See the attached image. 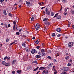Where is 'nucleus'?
Listing matches in <instances>:
<instances>
[{"mask_svg": "<svg viewBox=\"0 0 74 74\" xmlns=\"http://www.w3.org/2000/svg\"><path fill=\"white\" fill-rule=\"evenodd\" d=\"M21 31H22V29H20L19 30V32H21Z\"/></svg>", "mask_w": 74, "mask_h": 74, "instance_id": "obj_60", "label": "nucleus"}, {"mask_svg": "<svg viewBox=\"0 0 74 74\" xmlns=\"http://www.w3.org/2000/svg\"><path fill=\"white\" fill-rule=\"evenodd\" d=\"M47 23L48 25H50V23H49V22H48Z\"/></svg>", "mask_w": 74, "mask_h": 74, "instance_id": "obj_58", "label": "nucleus"}, {"mask_svg": "<svg viewBox=\"0 0 74 74\" xmlns=\"http://www.w3.org/2000/svg\"><path fill=\"white\" fill-rule=\"evenodd\" d=\"M36 56L37 59H39V58H41V56L40 55H37Z\"/></svg>", "mask_w": 74, "mask_h": 74, "instance_id": "obj_11", "label": "nucleus"}, {"mask_svg": "<svg viewBox=\"0 0 74 74\" xmlns=\"http://www.w3.org/2000/svg\"><path fill=\"white\" fill-rule=\"evenodd\" d=\"M9 39L8 38H7L6 40V42H8L9 41Z\"/></svg>", "mask_w": 74, "mask_h": 74, "instance_id": "obj_52", "label": "nucleus"}, {"mask_svg": "<svg viewBox=\"0 0 74 74\" xmlns=\"http://www.w3.org/2000/svg\"><path fill=\"white\" fill-rule=\"evenodd\" d=\"M16 72L17 73H18V74H20L21 72H22V71L20 70H17L16 71Z\"/></svg>", "mask_w": 74, "mask_h": 74, "instance_id": "obj_7", "label": "nucleus"}, {"mask_svg": "<svg viewBox=\"0 0 74 74\" xmlns=\"http://www.w3.org/2000/svg\"><path fill=\"white\" fill-rule=\"evenodd\" d=\"M31 53L32 54H34V53H37V51H36L35 50V49H32L31 51Z\"/></svg>", "mask_w": 74, "mask_h": 74, "instance_id": "obj_5", "label": "nucleus"}, {"mask_svg": "<svg viewBox=\"0 0 74 74\" xmlns=\"http://www.w3.org/2000/svg\"><path fill=\"white\" fill-rule=\"evenodd\" d=\"M7 59V56H6L4 58V60H6V59Z\"/></svg>", "mask_w": 74, "mask_h": 74, "instance_id": "obj_45", "label": "nucleus"}, {"mask_svg": "<svg viewBox=\"0 0 74 74\" xmlns=\"http://www.w3.org/2000/svg\"><path fill=\"white\" fill-rule=\"evenodd\" d=\"M58 12H59L60 13H61V12H62V8L61 7V8L58 11Z\"/></svg>", "mask_w": 74, "mask_h": 74, "instance_id": "obj_19", "label": "nucleus"}, {"mask_svg": "<svg viewBox=\"0 0 74 74\" xmlns=\"http://www.w3.org/2000/svg\"><path fill=\"white\" fill-rule=\"evenodd\" d=\"M43 69H45V68L43 67H41L39 68V70H42Z\"/></svg>", "mask_w": 74, "mask_h": 74, "instance_id": "obj_13", "label": "nucleus"}, {"mask_svg": "<svg viewBox=\"0 0 74 74\" xmlns=\"http://www.w3.org/2000/svg\"><path fill=\"white\" fill-rule=\"evenodd\" d=\"M55 36V33H54L52 34V37H54Z\"/></svg>", "mask_w": 74, "mask_h": 74, "instance_id": "obj_35", "label": "nucleus"}, {"mask_svg": "<svg viewBox=\"0 0 74 74\" xmlns=\"http://www.w3.org/2000/svg\"><path fill=\"white\" fill-rule=\"evenodd\" d=\"M54 62H57V61H56V60H54Z\"/></svg>", "mask_w": 74, "mask_h": 74, "instance_id": "obj_59", "label": "nucleus"}, {"mask_svg": "<svg viewBox=\"0 0 74 74\" xmlns=\"http://www.w3.org/2000/svg\"><path fill=\"white\" fill-rule=\"evenodd\" d=\"M48 74V71L46 70V71L45 72V74Z\"/></svg>", "mask_w": 74, "mask_h": 74, "instance_id": "obj_33", "label": "nucleus"}, {"mask_svg": "<svg viewBox=\"0 0 74 74\" xmlns=\"http://www.w3.org/2000/svg\"><path fill=\"white\" fill-rule=\"evenodd\" d=\"M36 18V15H33V17H32L31 18V19H35V18Z\"/></svg>", "mask_w": 74, "mask_h": 74, "instance_id": "obj_17", "label": "nucleus"}, {"mask_svg": "<svg viewBox=\"0 0 74 74\" xmlns=\"http://www.w3.org/2000/svg\"><path fill=\"white\" fill-rule=\"evenodd\" d=\"M68 27H70V25H71V23H69V21H68Z\"/></svg>", "mask_w": 74, "mask_h": 74, "instance_id": "obj_30", "label": "nucleus"}, {"mask_svg": "<svg viewBox=\"0 0 74 74\" xmlns=\"http://www.w3.org/2000/svg\"><path fill=\"white\" fill-rule=\"evenodd\" d=\"M61 36H62V34H59L57 36V37H60Z\"/></svg>", "mask_w": 74, "mask_h": 74, "instance_id": "obj_29", "label": "nucleus"}, {"mask_svg": "<svg viewBox=\"0 0 74 74\" xmlns=\"http://www.w3.org/2000/svg\"><path fill=\"white\" fill-rule=\"evenodd\" d=\"M47 53H51V52H52V51L51 50H47Z\"/></svg>", "mask_w": 74, "mask_h": 74, "instance_id": "obj_16", "label": "nucleus"}, {"mask_svg": "<svg viewBox=\"0 0 74 74\" xmlns=\"http://www.w3.org/2000/svg\"><path fill=\"white\" fill-rule=\"evenodd\" d=\"M58 19H61V16H58Z\"/></svg>", "mask_w": 74, "mask_h": 74, "instance_id": "obj_36", "label": "nucleus"}, {"mask_svg": "<svg viewBox=\"0 0 74 74\" xmlns=\"http://www.w3.org/2000/svg\"><path fill=\"white\" fill-rule=\"evenodd\" d=\"M43 21H45V22H47V21H49V19H43Z\"/></svg>", "mask_w": 74, "mask_h": 74, "instance_id": "obj_20", "label": "nucleus"}, {"mask_svg": "<svg viewBox=\"0 0 74 74\" xmlns=\"http://www.w3.org/2000/svg\"><path fill=\"white\" fill-rule=\"evenodd\" d=\"M59 14V13H57L56 14L55 16H54V18H56V17H57L58 16V14Z\"/></svg>", "mask_w": 74, "mask_h": 74, "instance_id": "obj_24", "label": "nucleus"}, {"mask_svg": "<svg viewBox=\"0 0 74 74\" xmlns=\"http://www.w3.org/2000/svg\"><path fill=\"white\" fill-rule=\"evenodd\" d=\"M52 65H53V63H50V64H49V65L48 66L49 67H51L52 66Z\"/></svg>", "mask_w": 74, "mask_h": 74, "instance_id": "obj_10", "label": "nucleus"}, {"mask_svg": "<svg viewBox=\"0 0 74 74\" xmlns=\"http://www.w3.org/2000/svg\"><path fill=\"white\" fill-rule=\"evenodd\" d=\"M12 74H15V71H12Z\"/></svg>", "mask_w": 74, "mask_h": 74, "instance_id": "obj_57", "label": "nucleus"}, {"mask_svg": "<svg viewBox=\"0 0 74 74\" xmlns=\"http://www.w3.org/2000/svg\"><path fill=\"white\" fill-rule=\"evenodd\" d=\"M39 5H41V3H39Z\"/></svg>", "mask_w": 74, "mask_h": 74, "instance_id": "obj_63", "label": "nucleus"}, {"mask_svg": "<svg viewBox=\"0 0 74 74\" xmlns=\"http://www.w3.org/2000/svg\"><path fill=\"white\" fill-rule=\"evenodd\" d=\"M3 14L5 15V16L7 15V12H6V10H3Z\"/></svg>", "mask_w": 74, "mask_h": 74, "instance_id": "obj_9", "label": "nucleus"}, {"mask_svg": "<svg viewBox=\"0 0 74 74\" xmlns=\"http://www.w3.org/2000/svg\"><path fill=\"white\" fill-rule=\"evenodd\" d=\"M47 58L48 59H52V58L49 56H48Z\"/></svg>", "mask_w": 74, "mask_h": 74, "instance_id": "obj_37", "label": "nucleus"}, {"mask_svg": "<svg viewBox=\"0 0 74 74\" xmlns=\"http://www.w3.org/2000/svg\"><path fill=\"white\" fill-rule=\"evenodd\" d=\"M4 0H0V2L2 3H3V2L4 1Z\"/></svg>", "mask_w": 74, "mask_h": 74, "instance_id": "obj_40", "label": "nucleus"}, {"mask_svg": "<svg viewBox=\"0 0 74 74\" xmlns=\"http://www.w3.org/2000/svg\"><path fill=\"white\" fill-rule=\"evenodd\" d=\"M39 42L38 41V40H37L35 42H36V44H38Z\"/></svg>", "mask_w": 74, "mask_h": 74, "instance_id": "obj_39", "label": "nucleus"}, {"mask_svg": "<svg viewBox=\"0 0 74 74\" xmlns=\"http://www.w3.org/2000/svg\"><path fill=\"white\" fill-rule=\"evenodd\" d=\"M25 49L27 51H30V50H29V49L28 47H26Z\"/></svg>", "mask_w": 74, "mask_h": 74, "instance_id": "obj_12", "label": "nucleus"}, {"mask_svg": "<svg viewBox=\"0 0 74 74\" xmlns=\"http://www.w3.org/2000/svg\"><path fill=\"white\" fill-rule=\"evenodd\" d=\"M45 11H46V12H47L48 11V8H46V9Z\"/></svg>", "mask_w": 74, "mask_h": 74, "instance_id": "obj_46", "label": "nucleus"}, {"mask_svg": "<svg viewBox=\"0 0 74 74\" xmlns=\"http://www.w3.org/2000/svg\"><path fill=\"white\" fill-rule=\"evenodd\" d=\"M10 63H7L6 64H5V66H8L9 65H10Z\"/></svg>", "mask_w": 74, "mask_h": 74, "instance_id": "obj_22", "label": "nucleus"}, {"mask_svg": "<svg viewBox=\"0 0 74 74\" xmlns=\"http://www.w3.org/2000/svg\"><path fill=\"white\" fill-rule=\"evenodd\" d=\"M14 24H16V21H14L13 22Z\"/></svg>", "mask_w": 74, "mask_h": 74, "instance_id": "obj_56", "label": "nucleus"}, {"mask_svg": "<svg viewBox=\"0 0 74 74\" xmlns=\"http://www.w3.org/2000/svg\"><path fill=\"white\" fill-rule=\"evenodd\" d=\"M56 31H57L58 32H60L61 31V29L60 28H58L56 29Z\"/></svg>", "mask_w": 74, "mask_h": 74, "instance_id": "obj_8", "label": "nucleus"}, {"mask_svg": "<svg viewBox=\"0 0 74 74\" xmlns=\"http://www.w3.org/2000/svg\"><path fill=\"white\" fill-rule=\"evenodd\" d=\"M2 63L3 65H4V64H5V61H3L2 62Z\"/></svg>", "mask_w": 74, "mask_h": 74, "instance_id": "obj_34", "label": "nucleus"}, {"mask_svg": "<svg viewBox=\"0 0 74 74\" xmlns=\"http://www.w3.org/2000/svg\"><path fill=\"white\" fill-rule=\"evenodd\" d=\"M71 64L68 63V66H71Z\"/></svg>", "mask_w": 74, "mask_h": 74, "instance_id": "obj_47", "label": "nucleus"}, {"mask_svg": "<svg viewBox=\"0 0 74 74\" xmlns=\"http://www.w3.org/2000/svg\"><path fill=\"white\" fill-rule=\"evenodd\" d=\"M37 62V61L36 60V61H33L32 62V63H36Z\"/></svg>", "mask_w": 74, "mask_h": 74, "instance_id": "obj_32", "label": "nucleus"}, {"mask_svg": "<svg viewBox=\"0 0 74 74\" xmlns=\"http://www.w3.org/2000/svg\"><path fill=\"white\" fill-rule=\"evenodd\" d=\"M64 15H67V13L65 12V13L64 14Z\"/></svg>", "mask_w": 74, "mask_h": 74, "instance_id": "obj_64", "label": "nucleus"}, {"mask_svg": "<svg viewBox=\"0 0 74 74\" xmlns=\"http://www.w3.org/2000/svg\"><path fill=\"white\" fill-rule=\"evenodd\" d=\"M10 26H11V25H10V24H8V27H10Z\"/></svg>", "mask_w": 74, "mask_h": 74, "instance_id": "obj_62", "label": "nucleus"}, {"mask_svg": "<svg viewBox=\"0 0 74 74\" xmlns=\"http://www.w3.org/2000/svg\"><path fill=\"white\" fill-rule=\"evenodd\" d=\"M8 15H9V16H10V17H13V16L12 15V14H11L10 13H9L8 14Z\"/></svg>", "mask_w": 74, "mask_h": 74, "instance_id": "obj_14", "label": "nucleus"}, {"mask_svg": "<svg viewBox=\"0 0 74 74\" xmlns=\"http://www.w3.org/2000/svg\"><path fill=\"white\" fill-rule=\"evenodd\" d=\"M15 24H14L13 26V30H15Z\"/></svg>", "mask_w": 74, "mask_h": 74, "instance_id": "obj_50", "label": "nucleus"}, {"mask_svg": "<svg viewBox=\"0 0 74 74\" xmlns=\"http://www.w3.org/2000/svg\"><path fill=\"white\" fill-rule=\"evenodd\" d=\"M73 46V42H69L68 44V47L69 48H71Z\"/></svg>", "mask_w": 74, "mask_h": 74, "instance_id": "obj_2", "label": "nucleus"}, {"mask_svg": "<svg viewBox=\"0 0 74 74\" xmlns=\"http://www.w3.org/2000/svg\"><path fill=\"white\" fill-rule=\"evenodd\" d=\"M44 30L45 31V32H47L48 30V29H47V28L46 27H44Z\"/></svg>", "mask_w": 74, "mask_h": 74, "instance_id": "obj_23", "label": "nucleus"}, {"mask_svg": "<svg viewBox=\"0 0 74 74\" xmlns=\"http://www.w3.org/2000/svg\"><path fill=\"white\" fill-rule=\"evenodd\" d=\"M10 57H7V59L8 60H10Z\"/></svg>", "mask_w": 74, "mask_h": 74, "instance_id": "obj_51", "label": "nucleus"}, {"mask_svg": "<svg viewBox=\"0 0 74 74\" xmlns=\"http://www.w3.org/2000/svg\"><path fill=\"white\" fill-rule=\"evenodd\" d=\"M71 12L72 14H74V10H71Z\"/></svg>", "mask_w": 74, "mask_h": 74, "instance_id": "obj_49", "label": "nucleus"}, {"mask_svg": "<svg viewBox=\"0 0 74 74\" xmlns=\"http://www.w3.org/2000/svg\"><path fill=\"white\" fill-rule=\"evenodd\" d=\"M54 74H57V71H55L54 72Z\"/></svg>", "mask_w": 74, "mask_h": 74, "instance_id": "obj_44", "label": "nucleus"}, {"mask_svg": "<svg viewBox=\"0 0 74 74\" xmlns=\"http://www.w3.org/2000/svg\"><path fill=\"white\" fill-rule=\"evenodd\" d=\"M45 70H44L43 72H42V74H44V73H45Z\"/></svg>", "mask_w": 74, "mask_h": 74, "instance_id": "obj_55", "label": "nucleus"}, {"mask_svg": "<svg viewBox=\"0 0 74 74\" xmlns=\"http://www.w3.org/2000/svg\"><path fill=\"white\" fill-rule=\"evenodd\" d=\"M54 14H54V13L53 12H51V16H53Z\"/></svg>", "mask_w": 74, "mask_h": 74, "instance_id": "obj_28", "label": "nucleus"}, {"mask_svg": "<svg viewBox=\"0 0 74 74\" xmlns=\"http://www.w3.org/2000/svg\"><path fill=\"white\" fill-rule=\"evenodd\" d=\"M69 58H70V57L69 56H67L65 57V59L66 60H68Z\"/></svg>", "mask_w": 74, "mask_h": 74, "instance_id": "obj_18", "label": "nucleus"}, {"mask_svg": "<svg viewBox=\"0 0 74 74\" xmlns=\"http://www.w3.org/2000/svg\"><path fill=\"white\" fill-rule=\"evenodd\" d=\"M5 27H6V28H8V26H7V24L5 25Z\"/></svg>", "mask_w": 74, "mask_h": 74, "instance_id": "obj_43", "label": "nucleus"}, {"mask_svg": "<svg viewBox=\"0 0 74 74\" xmlns=\"http://www.w3.org/2000/svg\"><path fill=\"white\" fill-rule=\"evenodd\" d=\"M69 70V68L68 67H65L64 68L63 71H64V74H66V71H67Z\"/></svg>", "mask_w": 74, "mask_h": 74, "instance_id": "obj_4", "label": "nucleus"}, {"mask_svg": "<svg viewBox=\"0 0 74 74\" xmlns=\"http://www.w3.org/2000/svg\"><path fill=\"white\" fill-rule=\"evenodd\" d=\"M32 39L33 40H34L35 39V37L34 36L33 37Z\"/></svg>", "mask_w": 74, "mask_h": 74, "instance_id": "obj_61", "label": "nucleus"}, {"mask_svg": "<svg viewBox=\"0 0 74 74\" xmlns=\"http://www.w3.org/2000/svg\"><path fill=\"white\" fill-rule=\"evenodd\" d=\"M40 24H39L38 23H37L35 26V28L36 30H38V29H40Z\"/></svg>", "mask_w": 74, "mask_h": 74, "instance_id": "obj_1", "label": "nucleus"}, {"mask_svg": "<svg viewBox=\"0 0 74 74\" xmlns=\"http://www.w3.org/2000/svg\"><path fill=\"white\" fill-rule=\"evenodd\" d=\"M39 68V67H37V68H36L35 69H34L33 70V71H36V70H37Z\"/></svg>", "mask_w": 74, "mask_h": 74, "instance_id": "obj_25", "label": "nucleus"}, {"mask_svg": "<svg viewBox=\"0 0 74 74\" xmlns=\"http://www.w3.org/2000/svg\"><path fill=\"white\" fill-rule=\"evenodd\" d=\"M26 3L27 4V6H28L29 7H30L32 6V3H30L29 2L26 1Z\"/></svg>", "mask_w": 74, "mask_h": 74, "instance_id": "obj_3", "label": "nucleus"}, {"mask_svg": "<svg viewBox=\"0 0 74 74\" xmlns=\"http://www.w3.org/2000/svg\"><path fill=\"white\" fill-rule=\"evenodd\" d=\"M36 48H37V49H39L40 48V46H38L36 47Z\"/></svg>", "mask_w": 74, "mask_h": 74, "instance_id": "obj_48", "label": "nucleus"}, {"mask_svg": "<svg viewBox=\"0 0 74 74\" xmlns=\"http://www.w3.org/2000/svg\"><path fill=\"white\" fill-rule=\"evenodd\" d=\"M41 52H42V53H43L44 52H45V50H44V49H42L41 51Z\"/></svg>", "mask_w": 74, "mask_h": 74, "instance_id": "obj_27", "label": "nucleus"}, {"mask_svg": "<svg viewBox=\"0 0 74 74\" xmlns=\"http://www.w3.org/2000/svg\"><path fill=\"white\" fill-rule=\"evenodd\" d=\"M62 1L64 3H66L67 1V0H62Z\"/></svg>", "mask_w": 74, "mask_h": 74, "instance_id": "obj_21", "label": "nucleus"}, {"mask_svg": "<svg viewBox=\"0 0 74 74\" xmlns=\"http://www.w3.org/2000/svg\"><path fill=\"white\" fill-rule=\"evenodd\" d=\"M65 12H64V13H65V12H66L67 11V9L66 8H65Z\"/></svg>", "mask_w": 74, "mask_h": 74, "instance_id": "obj_38", "label": "nucleus"}, {"mask_svg": "<svg viewBox=\"0 0 74 74\" xmlns=\"http://www.w3.org/2000/svg\"><path fill=\"white\" fill-rule=\"evenodd\" d=\"M16 35H17L18 36V35H19V33L18 32H16Z\"/></svg>", "mask_w": 74, "mask_h": 74, "instance_id": "obj_41", "label": "nucleus"}, {"mask_svg": "<svg viewBox=\"0 0 74 74\" xmlns=\"http://www.w3.org/2000/svg\"><path fill=\"white\" fill-rule=\"evenodd\" d=\"M22 46L24 47H26V44L25 43H23L22 44Z\"/></svg>", "mask_w": 74, "mask_h": 74, "instance_id": "obj_15", "label": "nucleus"}, {"mask_svg": "<svg viewBox=\"0 0 74 74\" xmlns=\"http://www.w3.org/2000/svg\"><path fill=\"white\" fill-rule=\"evenodd\" d=\"M22 37H26V36H25L24 35H23L22 36Z\"/></svg>", "mask_w": 74, "mask_h": 74, "instance_id": "obj_54", "label": "nucleus"}, {"mask_svg": "<svg viewBox=\"0 0 74 74\" xmlns=\"http://www.w3.org/2000/svg\"><path fill=\"white\" fill-rule=\"evenodd\" d=\"M34 19H31V20H30V21H31V22H32V21H34Z\"/></svg>", "mask_w": 74, "mask_h": 74, "instance_id": "obj_53", "label": "nucleus"}, {"mask_svg": "<svg viewBox=\"0 0 74 74\" xmlns=\"http://www.w3.org/2000/svg\"><path fill=\"white\" fill-rule=\"evenodd\" d=\"M41 18H42V19H46L45 18H44V16H41Z\"/></svg>", "mask_w": 74, "mask_h": 74, "instance_id": "obj_42", "label": "nucleus"}, {"mask_svg": "<svg viewBox=\"0 0 74 74\" xmlns=\"http://www.w3.org/2000/svg\"><path fill=\"white\" fill-rule=\"evenodd\" d=\"M45 55V53H43L42 54V56H44Z\"/></svg>", "mask_w": 74, "mask_h": 74, "instance_id": "obj_31", "label": "nucleus"}, {"mask_svg": "<svg viewBox=\"0 0 74 74\" xmlns=\"http://www.w3.org/2000/svg\"><path fill=\"white\" fill-rule=\"evenodd\" d=\"M16 60H14L12 61V64H14L16 63Z\"/></svg>", "mask_w": 74, "mask_h": 74, "instance_id": "obj_6", "label": "nucleus"}, {"mask_svg": "<svg viewBox=\"0 0 74 74\" xmlns=\"http://www.w3.org/2000/svg\"><path fill=\"white\" fill-rule=\"evenodd\" d=\"M46 14H47L48 15H50V12H49V11L46 12Z\"/></svg>", "mask_w": 74, "mask_h": 74, "instance_id": "obj_26", "label": "nucleus"}]
</instances>
